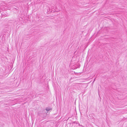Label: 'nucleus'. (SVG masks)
<instances>
[{
	"mask_svg": "<svg viewBox=\"0 0 127 127\" xmlns=\"http://www.w3.org/2000/svg\"><path fill=\"white\" fill-rule=\"evenodd\" d=\"M52 108H50L49 107H48L46 108V111H49L50 110H52Z\"/></svg>",
	"mask_w": 127,
	"mask_h": 127,
	"instance_id": "nucleus-1",
	"label": "nucleus"
}]
</instances>
